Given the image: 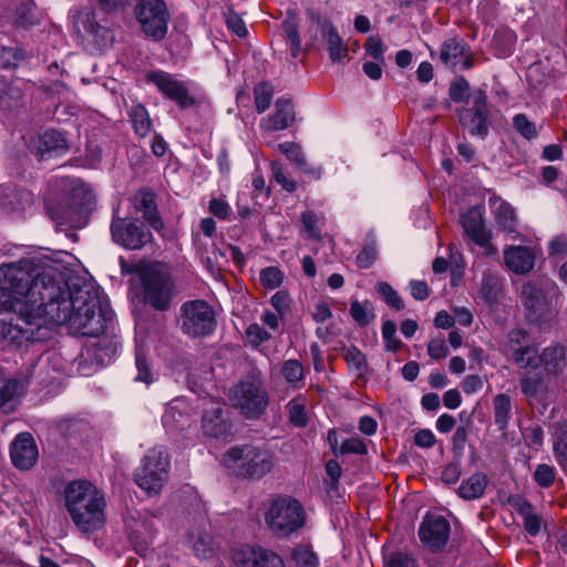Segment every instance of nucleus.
Instances as JSON below:
<instances>
[{
	"mask_svg": "<svg viewBox=\"0 0 567 567\" xmlns=\"http://www.w3.org/2000/svg\"><path fill=\"white\" fill-rule=\"evenodd\" d=\"M34 258L0 266V337L17 348L33 343L35 333Z\"/></svg>",
	"mask_w": 567,
	"mask_h": 567,
	"instance_id": "obj_1",
	"label": "nucleus"
},
{
	"mask_svg": "<svg viewBox=\"0 0 567 567\" xmlns=\"http://www.w3.org/2000/svg\"><path fill=\"white\" fill-rule=\"evenodd\" d=\"M60 255L38 251V341L51 338L47 331L69 324L73 290L66 282L70 269Z\"/></svg>",
	"mask_w": 567,
	"mask_h": 567,
	"instance_id": "obj_2",
	"label": "nucleus"
},
{
	"mask_svg": "<svg viewBox=\"0 0 567 567\" xmlns=\"http://www.w3.org/2000/svg\"><path fill=\"white\" fill-rule=\"evenodd\" d=\"M44 195L45 214L58 225L80 227L91 210L94 196L82 181L59 177L50 181Z\"/></svg>",
	"mask_w": 567,
	"mask_h": 567,
	"instance_id": "obj_3",
	"label": "nucleus"
},
{
	"mask_svg": "<svg viewBox=\"0 0 567 567\" xmlns=\"http://www.w3.org/2000/svg\"><path fill=\"white\" fill-rule=\"evenodd\" d=\"M113 320V311L102 291L85 284L72 291L68 330L72 334L97 337Z\"/></svg>",
	"mask_w": 567,
	"mask_h": 567,
	"instance_id": "obj_4",
	"label": "nucleus"
},
{
	"mask_svg": "<svg viewBox=\"0 0 567 567\" xmlns=\"http://www.w3.org/2000/svg\"><path fill=\"white\" fill-rule=\"evenodd\" d=\"M65 506L72 522L82 533H92L105 523L104 493L85 480L73 481L65 487Z\"/></svg>",
	"mask_w": 567,
	"mask_h": 567,
	"instance_id": "obj_5",
	"label": "nucleus"
},
{
	"mask_svg": "<svg viewBox=\"0 0 567 567\" xmlns=\"http://www.w3.org/2000/svg\"><path fill=\"white\" fill-rule=\"evenodd\" d=\"M560 297L559 287L549 278H540L536 282L527 281L519 291L523 306L540 328H546L557 318L556 306Z\"/></svg>",
	"mask_w": 567,
	"mask_h": 567,
	"instance_id": "obj_6",
	"label": "nucleus"
},
{
	"mask_svg": "<svg viewBox=\"0 0 567 567\" xmlns=\"http://www.w3.org/2000/svg\"><path fill=\"white\" fill-rule=\"evenodd\" d=\"M265 522L277 537H288L306 524L302 504L291 496H277L269 501Z\"/></svg>",
	"mask_w": 567,
	"mask_h": 567,
	"instance_id": "obj_7",
	"label": "nucleus"
},
{
	"mask_svg": "<svg viewBox=\"0 0 567 567\" xmlns=\"http://www.w3.org/2000/svg\"><path fill=\"white\" fill-rule=\"evenodd\" d=\"M225 466L239 476L261 478L274 467L270 452L252 445L230 449L224 456Z\"/></svg>",
	"mask_w": 567,
	"mask_h": 567,
	"instance_id": "obj_8",
	"label": "nucleus"
},
{
	"mask_svg": "<svg viewBox=\"0 0 567 567\" xmlns=\"http://www.w3.org/2000/svg\"><path fill=\"white\" fill-rule=\"evenodd\" d=\"M140 279L144 301L156 310L169 308L174 284L166 268L161 264H150L141 268Z\"/></svg>",
	"mask_w": 567,
	"mask_h": 567,
	"instance_id": "obj_9",
	"label": "nucleus"
},
{
	"mask_svg": "<svg viewBox=\"0 0 567 567\" xmlns=\"http://www.w3.org/2000/svg\"><path fill=\"white\" fill-rule=\"evenodd\" d=\"M233 406L247 419H259L266 411L269 396L260 380L248 378L229 390Z\"/></svg>",
	"mask_w": 567,
	"mask_h": 567,
	"instance_id": "obj_10",
	"label": "nucleus"
},
{
	"mask_svg": "<svg viewBox=\"0 0 567 567\" xmlns=\"http://www.w3.org/2000/svg\"><path fill=\"white\" fill-rule=\"evenodd\" d=\"M169 460L158 449L150 450L134 474L135 483L148 495H157L168 480Z\"/></svg>",
	"mask_w": 567,
	"mask_h": 567,
	"instance_id": "obj_11",
	"label": "nucleus"
},
{
	"mask_svg": "<svg viewBox=\"0 0 567 567\" xmlns=\"http://www.w3.org/2000/svg\"><path fill=\"white\" fill-rule=\"evenodd\" d=\"M181 322L185 334L205 337L215 330V311L204 300H190L181 308Z\"/></svg>",
	"mask_w": 567,
	"mask_h": 567,
	"instance_id": "obj_12",
	"label": "nucleus"
},
{
	"mask_svg": "<svg viewBox=\"0 0 567 567\" xmlns=\"http://www.w3.org/2000/svg\"><path fill=\"white\" fill-rule=\"evenodd\" d=\"M135 16L146 37L155 41L164 39L169 14L163 0H140L135 7Z\"/></svg>",
	"mask_w": 567,
	"mask_h": 567,
	"instance_id": "obj_13",
	"label": "nucleus"
},
{
	"mask_svg": "<svg viewBox=\"0 0 567 567\" xmlns=\"http://www.w3.org/2000/svg\"><path fill=\"white\" fill-rule=\"evenodd\" d=\"M113 240L130 250L142 249L152 243V233L138 220L114 217L111 223Z\"/></svg>",
	"mask_w": 567,
	"mask_h": 567,
	"instance_id": "obj_14",
	"label": "nucleus"
},
{
	"mask_svg": "<svg viewBox=\"0 0 567 567\" xmlns=\"http://www.w3.org/2000/svg\"><path fill=\"white\" fill-rule=\"evenodd\" d=\"M146 82L156 86L165 97L174 101L179 107L187 109L195 104V99L189 94L185 82L178 80L175 75L162 71H150Z\"/></svg>",
	"mask_w": 567,
	"mask_h": 567,
	"instance_id": "obj_15",
	"label": "nucleus"
},
{
	"mask_svg": "<svg viewBox=\"0 0 567 567\" xmlns=\"http://www.w3.org/2000/svg\"><path fill=\"white\" fill-rule=\"evenodd\" d=\"M540 256L542 249L538 246L509 245L503 249L505 267L518 276L532 274Z\"/></svg>",
	"mask_w": 567,
	"mask_h": 567,
	"instance_id": "obj_16",
	"label": "nucleus"
},
{
	"mask_svg": "<svg viewBox=\"0 0 567 567\" xmlns=\"http://www.w3.org/2000/svg\"><path fill=\"white\" fill-rule=\"evenodd\" d=\"M450 523L441 515L426 514L419 527L422 544L431 551L442 550L450 538Z\"/></svg>",
	"mask_w": 567,
	"mask_h": 567,
	"instance_id": "obj_17",
	"label": "nucleus"
},
{
	"mask_svg": "<svg viewBox=\"0 0 567 567\" xmlns=\"http://www.w3.org/2000/svg\"><path fill=\"white\" fill-rule=\"evenodd\" d=\"M231 559L237 567H285L280 555L261 546L234 548Z\"/></svg>",
	"mask_w": 567,
	"mask_h": 567,
	"instance_id": "obj_18",
	"label": "nucleus"
},
{
	"mask_svg": "<svg viewBox=\"0 0 567 567\" xmlns=\"http://www.w3.org/2000/svg\"><path fill=\"white\" fill-rule=\"evenodd\" d=\"M295 118L296 114L292 102L289 99L279 97L275 103L274 112L260 120L259 128L262 136H266L290 127Z\"/></svg>",
	"mask_w": 567,
	"mask_h": 567,
	"instance_id": "obj_19",
	"label": "nucleus"
},
{
	"mask_svg": "<svg viewBox=\"0 0 567 567\" xmlns=\"http://www.w3.org/2000/svg\"><path fill=\"white\" fill-rule=\"evenodd\" d=\"M461 224L465 234L480 247L486 248L488 254H495L496 248L491 245V231L486 229L480 210L470 209L461 216Z\"/></svg>",
	"mask_w": 567,
	"mask_h": 567,
	"instance_id": "obj_20",
	"label": "nucleus"
},
{
	"mask_svg": "<svg viewBox=\"0 0 567 567\" xmlns=\"http://www.w3.org/2000/svg\"><path fill=\"white\" fill-rule=\"evenodd\" d=\"M10 457L12 464L21 470L28 471L35 464V442L31 433H19L10 445Z\"/></svg>",
	"mask_w": 567,
	"mask_h": 567,
	"instance_id": "obj_21",
	"label": "nucleus"
},
{
	"mask_svg": "<svg viewBox=\"0 0 567 567\" xmlns=\"http://www.w3.org/2000/svg\"><path fill=\"white\" fill-rule=\"evenodd\" d=\"M223 413V404L219 402H210L204 410L203 430L207 435L219 439L230 434L231 425L224 419Z\"/></svg>",
	"mask_w": 567,
	"mask_h": 567,
	"instance_id": "obj_22",
	"label": "nucleus"
},
{
	"mask_svg": "<svg viewBox=\"0 0 567 567\" xmlns=\"http://www.w3.org/2000/svg\"><path fill=\"white\" fill-rule=\"evenodd\" d=\"M566 359V347L560 343H551L539 353V368L543 367L547 375L557 377L563 372Z\"/></svg>",
	"mask_w": 567,
	"mask_h": 567,
	"instance_id": "obj_23",
	"label": "nucleus"
},
{
	"mask_svg": "<svg viewBox=\"0 0 567 567\" xmlns=\"http://www.w3.org/2000/svg\"><path fill=\"white\" fill-rule=\"evenodd\" d=\"M440 59L442 63L452 69H455L461 63L464 69L472 66V62L467 55L466 44L455 38L447 39L443 42Z\"/></svg>",
	"mask_w": 567,
	"mask_h": 567,
	"instance_id": "obj_24",
	"label": "nucleus"
},
{
	"mask_svg": "<svg viewBox=\"0 0 567 567\" xmlns=\"http://www.w3.org/2000/svg\"><path fill=\"white\" fill-rule=\"evenodd\" d=\"M69 146L65 137L58 131H45L38 138V158L47 159L64 155Z\"/></svg>",
	"mask_w": 567,
	"mask_h": 567,
	"instance_id": "obj_25",
	"label": "nucleus"
},
{
	"mask_svg": "<svg viewBox=\"0 0 567 567\" xmlns=\"http://www.w3.org/2000/svg\"><path fill=\"white\" fill-rule=\"evenodd\" d=\"M320 32L327 42L328 52L333 63H343L348 58V47L343 43L336 28L328 20L320 24Z\"/></svg>",
	"mask_w": 567,
	"mask_h": 567,
	"instance_id": "obj_26",
	"label": "nucleus"
},
{
	"mask_svg": "<svg viewBox=\"0 0 567 567\" xmlns=\"http://www.w3.org/2000/svg\"><path fill=\"white\" fill-rule=\"evenodd\" d=\"M135 208L141 212L143 218L150 224L155 230H161L164 227V223L157 212L155 196L148 192H142L135 196Z\"/></svg>",
	"mask_w": 567,
	"mask_h": 567,
	"instance_id": "obj_27",
	"label": "nucleus"
},
{
	"mask_svg": "<svg viewBox=\"0 0 567 567\" xmlns=\"http://www.w3.org/2000/svg\"><path fill=\"white\" fill-rule=\"evenodd\" d=\"M25 392V386L18 379H10L0 388V409L6 413L14 411L17 403Z\"/></svg>",
	"mask_w": 567,
	"mask_h": 567,
	"instance_id": "obj_28",
	"label": "nucleus"
},
{
	"mask_svg": "<svg viewBox=\"0 0 567 567\" xmlns=\"http://www.w3.org/2000/svg\"><path fill=\"white\" fill-rule=\"evenodd\" d=\"M488 480L483 473H475L460 485L457 493L464 499H476L484 495Z\"/></svg>",
	"mask_w": 567,
	"mask_h": 567,
	"instance_id": "obj_29",
	"label": "nucleus"
},
{
	"mask_svg": "<svg viewBox=\"0 0 567 567\" xmlns=\"http://www.w3.org/2000/svg\"><path fill=\"white\" fill-rule=\"evenodd\" d=\"M460 121L473 135L485 137L488 133L486 113L464 109L460 114Z\"/></svg>",
	"mask_w": 567,
	"mask_h": 567,
	"instance_id": "obj_30",
	"label": "nucleus"
},
{
	"mask_svg": "<svg viewBox=\"0 0 567 567\" xmlns=\"http://www.w3.org/2000/svg\"><path fill=\"white\" fill-rule=\"evenodd\" d=\"M554 453L567 473V421L563 420L555 424L553 434Z\"/></svg>",
	"mask_w": 567,
	"mask_h": 567,
	"instance_id": "obj_31",
	"label": "nucleus"
},
{
	"mask_svg": "<svg viewBox=\"0 0 567 567\" xmlns=\"http://www.w3.org/2000/svg\"><path fill=\"white\" fill-rule=\"evenodd\" d=\"M493 411L495 424L498 430L504 431L507 429L511 413H512V400L509 395L505 393L496 394L493 398Z\"/></svg>",
	"mask_w": 567,
	"mask_h": 567,
	"instance_id": "obj_32",
	"label": "nucleus"
},
{
	"mask_svg": "<svg viewBox=\"0 0 567 567\" xmlns=\"http://www.w3.org/2000/svg\"><path fill=\"white\" fill-rule=\"evenodd\" d=\"M280 374L293 389H300L305 383V369L300 361L289 359L282 362Z\"/></svg>",
	"mask_w": 567,
	"mask_h": 567,
	"instance_id": "obj_33",
	"label": "nucleus"
},
{
	"mask_svg": "<svg viewBox=\"0 0 567 567\" xmlns=\"http://www.w3.org/2000/svg\"><path fill=\"white\" fill-rule=\"evenodd\" d=\"M519 386L522 393L527 398L528 403H532V400H537L546 389L544 378L539 373L522 374Z\"/></svg>",
	"mask_w": 567,
	"mask_h": 567,
	"instance_id": "obj_34",
	"label": "nucleus"
},
{
	"mask_svg": "<svg viewBox=\"0 0 567 567\" xmlns=\"http://www.w3.org/2000/svg\"><path fill=\"white\" fill-rule=\"evenodd\" d=\"M134 132L141 136H146L152 128V122L146 107L140 103L134 104L128 112Z\"/></svg>",
	"mask_w": 567,
	"mask_h": 567,
	"instance_id": "obj_35",
	"label": "nucleus"
},
{
	"mask_svg": "<svg viewBox=\"0 0 567 567\" xmlns=\"http://www.w3.org/2000/svg\"><path fill=\"white\" fill-rule=\"evenodd\" d=\"M307 401L303 396H297L287 404L289 422L297 427H305L308 424V414L306 411Z\"/></svg>",
	"mask_w": 567,
	"mask_h": 567,
	"instance_id": "obj_36",
	"label": "nucleus"
},
{
	"mask_svg": "<svg viewBox=\"0 0 567 567\" xmlns=\"http://www.w3.org/2000/svg\"><path fill=\"white\" fill-rule=\"evenodd\" d=\"M188 542L196 556L202 558H208L214 553L213 539L207 533L197 530L190 532L188 535Z\"/></svg>",
	"mask_w": 567,
	"mask_h": 567,
	"instance_id": "obj_37",
	"label": "nucleus"
},
{
	"mask_svg": "<svg viewBox=\"0 0 567 567\" xmlns=\"http://www.w3.org/2000/svg\"><path fill=\"white\" fill-rule=\"evenodd\" d=\"M503 291L502 279L495 275H484L481 284V293L489 302H497Z\"/></svg>",
	"mask_w": 567,
	"mask_h": 567,
	"instance_id": "obj_38",
	"label": "nucleus"
},
{
	"mask_svg": "<svg viewBox=\"0 0 567 567\" xmlns=\"http://www.w3.org/2000/svg\"><path fill=\"white\" fill-rule=\"evenodd\" d=\"M301 223L309 238L315 240L321 239V228L324 224V217L312 210L301 213Z\"/></svg>",
	"mask_w": 567,
	"mask_h": 567,
	"instance_id": "obj_39",
	"label": "nucleus"
},
{
	"mask_svg": "<svg viewBox=\"0 0 567 567\" xmlns=\"http://www.w3.org/2000/svg\"><path fill=\"white\" fill-rule=\"evenodd\" d=\"M517 509L519 515H522L524 518L525 530L530 536H536L540 532L542 519L537 514L534 513L530 503H528L527 501H522L518 504Z\"/></svg>",
	"mask_w": 567,
	"mask_h": 567,
	"instance_id": "obj_40",
	"label": "nucleus"
},
{
	"mask_svg": "<svg viewBox=\"0 0 567 567\" xmlns=\"http://www.w3.org/2000/svg\"><path fill=\"white\" fill-rule=\"evenodd\" d=\"M291 561L295 567H318L319 559L316 553L307 545H298L291 550Z\"/></svg>",
	"mask_w": 567,
	"mask_h": 567,
	"instance_id": "obj_41",
	"label": "nucleus"
},
{
	"mask_svg": "<svg viewBox=\"0 0 567 567\" xmlns=\"http://www.w3.org/2000/svg\"><path fill=\"white\" fill-rule=\"evenodd\" d=\"M512 360L519 369L536 370L539 368V354L537 353V348L533 344L524 347L522 351L516 352Z\"/></svg>",
	"mask_w": 567,
	"mask_h": 567,
	"instance_id": "obj_42",
	"label": "nucleus"
},
{
	"mask_svg": "<svg viewBox=\"0 0 567 567\" xmlns=\"http://www.w3.org/2000/svg\"><path fill=\"white\" fill-rule=\"evenodd\" d=\"M350 315L352 319L361 327L369 324L373 318V307L370 301H352L350 303Z\"/></svg>",
	"mask_w": 567,
	"mask_h": 567,
	"instance_id": "obj_43",
	"label": "nucleus"
},
{
	"mask_svg": "<svg viewBox=\"0 0 567 567\" xmlns=\"http://www.w3.org/2000/svg\"><path fill=\"white\" fill-rule=\"evenodd\" d=\"M278 150L299 169H307V159L299 144L295 142H285L278 144Z\"/></svg>",
	"mask_w": 567,
	"mask_h": 567,
	"instance_id": "obj_44",
	"label": "nucleus"
},
{
	"mask_svg": "<svg viewBox=\"0 0 567 567\" xmlns=\"http://www.w3.org/2000/svg\"><path fill=\"white\" fill-rule=\"evenodd\" d=\"M496 223L508 233L516 229V214L514 208L507 203H501L495 209Z\"/></svg>",
	"mask_w": 567,
	"mask_h": 567,
	"instance_id": "obj_45",
	"label": "nucleus"
},
{
	"mask_svg": "<svg viewBox=\"0 0 567 567\" xmlns=\"http://www.w3.org/2000/svg\"><path fill=\"white\" fill-rule=\"evenodd\" d=\"M254 96L256 111L262 114L271 104L274 90L268 83H259L254 87Z\"/></svg>",
	"mask_w": 567,
	"mask_h": 567,
	"instance_id": "obj_46",
	"label": "nucleus"
},
{
	"mask_svg": "<svg viewBox=\"0 0 567 567\" xmlns=\"http://www.w3.org/2000/svg\"><path fill=\"white\" fill-rule=\"evenodd\" d=\"M282 30L286 35L287 41L289 42L291 55L297 58L300 52L301 40L299 37L298 23L295 19H286L282 22Z\"/></svg>",
	"mask_w": 567,
	"mask_h": 567,
	"instance_id": "obj_47",
	"label": "nucleus"
},
{
	"mask_svg": "<svg viewBox=\"0 0 567 567\" xmlns=\"http://www.w3.org/2000/svg\"><path fill=\"white\" fill-rule=\"evenodd\" d=\"M382 338L386 351L396 352L403 346L401 340L396 337V324L392 320H386L382 324Z\"/></svg>",
	"mask_w": 567,
	"mask_h": 567,
	"instance_id": "obj_48",
	"label": "nucleus"
},
{
	"mask_svg": "<svg viewBox=\"0 0 567 567\" xmlns=\"http://www.w3.org/2000/svg\"><path fill=\"white\" fill-rule=\"evenodd\" d=\"M513 127L522 137L526 140H533L538 135L536 124L528 120V117L523 113L516 114L513 117Z\"/></svg>",
	"mask_w": 567,
	"mask_h": 567,
	"instance_id": "obj_49",
	"label": "nucleus"
},
{
	"mask_svg": "<svg viewBox=\"0 0 567 567\" xmlns=\"http://www.w3.org/2000/svg\"><path fill=\"white\" fill-rule=\"evenodd\" d=\"M25 59V53L20 48L2 47L0 62L4 69H14Z\"/></svg>",
	"mask_w": 567,
	"mask_h": 567,
	"instance_id": "obj_50",
	"label": "nucleus"
},
{
	"mask_svg": "<svg viewBox=\"0 0 567 567\" xmlns=\"http://www.w3.org/2000/svg\"><path fill=\"white\" fill-rule=\"evenodd\" d=\"M375 290L391 308L395 310H402L404 308L403 299L388 282H378Z\"/></svg>",
	"mask_w": 567,
	"mask_h": 567,
	"instance_id": "obj_51",
	"label": "nucleus"
},
{
	"mask_svg": "<svg viewBox=\"0 0 567 567\" xmlns=\"http://www.w3.org/2000/svg\"><path fill=\"white\" fill-rule=\"evenodd\" d=\"M344 360L351 369H354L358 375L367 372L368 364L365 355L355 347L346 350Z\"/></svg>",
	"mask_w": 567,
	"mask_h": 567,
	"instance_id": "obj_52",
	"label": "nucleus"
},
{
	"mask_svg": "<svg viewBox=\"0 0 567 567\" xmlns=\"http://www.w3.org/2000/svg\"><path fill=\"white\" fill-rule=\"evenodd\" d=\"M528 342V333L522 329H514L508 332L507 336V348L513 358L516 355V352H519L524 349V347L529 346Z\"/></svg>",
	"mask_w": 567,
	"mask_h": 567,
	"instance_id": "obj_53",
	"label": "nucleus"
},
{
	"mask_svg": "<svg viewBox=\"0 0 567 567\" xmlns=\"http://www.w3.org/2000/svg\"><path fill=\"white\" fill-rule=\"evenodd\" d=\"M135 365L137 374L135 375L134 381L143 382L147 385L151 384L153 382V373L151 371L148 360L142 351L136 352Z\"/></svg>",
	"mask_w": 567,
	"mask_h": 567,
	"instance_id": "obj_54",
	"label": "nucleus"
},
{
	"mask_svg": "<svg viewBox=\"0 0 567 567\" xmlns=\"http://www.w3.org/2000/svg\"><path fill=\"white\" fill-rule=\"evenodd\" d=\"M259 279L265 288L276 289L282 284L284 274L277 267H267L260 271Z\"/></svg>",
	"mask_w": 567,
	"mask_h": 567,
	"instance_id": "obj_55",
	"label": "nucleus"
},
{
	"mask_svg": "<svg viewBox=\"0 0 567 567\" xmlns=\"http://www.w3.org/2000/svg\"><path fill=\"white\" fill-rule=\"evenodd\" d=\"M385 567H419L415 557L405 551H393L385 558Z\"/></svg>",
	"mask_w": 567,
	"mask_h": 567,
	"instance_id": "obj_56",
	"label": "nucleus"
},
{
	"mask_svg": "<svg viewBox=\"0 0 567 567\" xmlns=\"http://www.w3.org/2000/svg\"><path fill=\"white\" fill-rule=\"evenodd\" d=\"M378 258V248L374 241L368 243L363 246L362 250L357 255L355 261L359 268H370Z\"/></svg>",
	"mask_w": 567,
	"mask_h": 567,
	"instance_id": "obj_57",
	"label": "nucleus"
},
{
	"mask_svg": "<svg viewBox=\"0 0 567 567\" xmlns=\"http://www.w3.org/2000/svg\"><path fill=\"white\" fill-rule=\"evenodd\" d=\"M556 477V470L548 464H539L534 472L535 482L544 488L550 487Z\"/></svg>",
	"mask_w": 567,
	"mask_h": 567,
	"instance_id": "obj_58",
	"label": "nucleus"
},
{
	"mask_svg": "<svg viewBox=\"0 0 567 567\" xmlns=\"http://www.w3.org/2000/svg\"><path fill=\"white\" fill-rule=\"evenodd\" d=\"M468 82L465 78L460 76L451 83L449 94L451 100L454 102H465L468 97Z\"/></svg>",
	"mask_w": 567,
	"mask_h": 567,
	"instance_id": "obj_59",
	"label": "nucleus"
},
{
	"mask_svg": "<svg viewBox=\"0 0 567 567\" xmlns=\"http://www.w3.org/2000/svg\"><path fill=\"white\" fill-rule=\"evenodd\" d=\"M245 334L248 342L254 347H258L271 338V334L258 323L249 324L245 331Z\"/></svg>",
	"mask_w": 567,
	"mask_h": 567,
	"instance_id": "obj_60",
	"label": "nucleus"
},
{
	"mask_svg": "<svg viewBox=\"0 0 567 567\" xmlns=\"http://www.w3.org/2000/svg\"><path fill=\"white\" fill-rule=\"evenodd\" d=\"M272 177L277 184H279L285 190L292 193L297 189V183L289 178L279 162L271 163Z\"/></svg>",
	"mask_w": 567,
	"mask_h": 567,
	"instance_id": "obj_61",
	"label": "nucleus"
},
{
	"mask_svg": "<svg viewBox=\"0 0 567 567\" xmlns=\"http://www.w3.org/2000/svg\"><path fill=\"white\" fill-rule=\"evenodd\" d=\"M270 305L280 316L287 317L290 310L291 299L286 291L279 290L271 297Z\"/></svg>",
	"mask_w": 567,
	"mask_h": 567,
	"instance_id": "obj_62",
	"label": "nucleus"
},
{
	"mask_svg": "<svg viewBox=\"0 0 567 567\" xmlns=\"http://www.w3.org/2000/svg\"><path fill=\"white\" fill-rule=\"evenodd\" d=\"M367 446L364 442L359 437H350L342 442L339 447L340 454H359L363 455L367 453Z\"/></svg>",
	"mask_w": 567,
	"mask_h": 567,
	"instance_id": "obj_63",
	"label": "nucleus"
},
{
	"mask_svg": "<svg viewBox=\"0 0 567 567\" xmlns=\"http://www.w3.org/2000/svg\"><path fill=\"white\" fill-rule=\"evenodd\" d=\"M82 25L85 32L90 33L91 35L97 38L103 37L104 33H106L107 29L102 27L97 21L94 12H87L85 13Z\"/></svg>",
	"mask_w": 567,
	"mask_h": 567,
	"instance_id": "obj_64",
	"label": "nucleus"
}]
</instances>
